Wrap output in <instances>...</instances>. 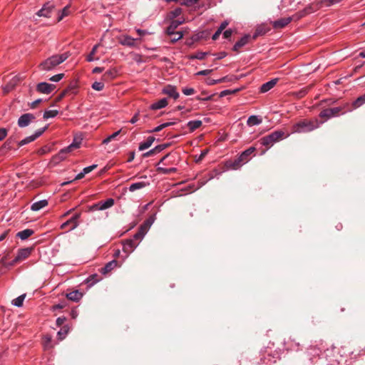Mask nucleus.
<instances>
[{"label":"nucleus","mask_w":365,"mask_h":365,"mask_svg":"<svg viewBox=\"0 0 365 365\" xmlns=\"http://www.w3.org/2000/svg\"><path fill=\"white\" fill-rule=\"evenodd\" d=\"M168 106V101L166 98H162L160 101L153 103L150 106L151 110H158L160 108H163Z\"/></svg>","instance_id":"obj_21"},{"label":"nucleus","mask_w":365,"mask_h":365,"mask_svg":"<svg viewBox=\"0 0 365 365\" xmlns=\"http://www.w3.org/2000/svg\"><path fill=\"white\" fill-rule=\"evenodd\" d=\"M140 38H133L128 35H122L119 38V43L125 46L128 47H136L138 45V43L140 42Z\"/></svg>","instance_id":"obj_6"},{"label":"nucleus","mask_w":365,"mask_h":365,"mask_svg":"<svg viewBox=\"0 0 365 365\" xmlns=\"http://www.w3.org/2000/svg\"><path fill=\"white\" fill-rule=\"evenodd\" d=\"M51 9L44 6L41 9L37 12V15L39 16L50 17Z\"/></svg>","instance_id":"obj_34"},{"label":"nucleus","mask_w":365,"mask_h":365,"mask_svg":"<svg viewBox=\"0 0 365 365\" xmlns=\"http://www.w3.org/2000/svg\"><path fill=\"white\" fill-rule=\"evenodd\" d=\"M70 315L72 319H76L78 315V311L75 309H72Z\"/></svg>","instance_id":"obj_63"},{"label":"nucleus","mask_w":365,"mask_h":365,"mask_svg":"<svg viewBox=\"0 0 365 365\" xmlns=\"http://www.w3.org/2000/svg\"><path fill=\"white\" fill-rule=\"evenodd\" d=\"M277 81H278V78H274V79H272L271 81L262 84L260 88V91L262 93H266V92L269 91L277 84Z\"/></svg>","instance_id":"obj_17"},{"label":"nucleus","mask_w":365,"mask_h":365,"mask_svg":"<svg viewBox=\"0 0 365 365\" xmlns=\"http://www.w3.org/2000/svg\"><path fill=\"white\" fill-rule=\"evenodd\" d=\"M182 92L185 96H191L195 93V91L192 88L185 87L182 89Z\"/></svg>","instance_id":"obj_45"},{"label":"nucleus","mask_w":365,"mask_h":365,"mask_svg":"<svg viewBox=\"0 0 365 365\" xmlns=\"http://www.w3.org/2000/svg\"><path fill=\"white\" fill-rule=\"evenodd\" d=\"M58 111L57 110H46L43 113V118L48 119L50 118H54L58 115Z\"/></svg>","instance_id":"obj_39"},{"label":"nucleus","mask_w":365,"mask_h":365,"mask_svg":"<svg viewBox=\"0 0 365 365\" xmlns=\"http://www.w3.org/2000/svg\"><path fill=\"white\" fill-rule=\"evenodd\" d=\"M135 31H136V33L140 36H145V35L148 34V32L146 30H143V29H137Z\"/></svg>","instance_id":"obj_61"},{"label":"nucleus","mask_w":365,"mask_h":365,"mask_svg":"<svg viewBox=\"0 0 365 365\" xmlns=\"http://www.w3.org/2000/svg\"><path fill=\"white\" fill-rule=\"evenodd\" d=\"M207 54H208V53H207V52L198 51L195 53L189 55L188 58L190 60H192V59L202 60L205 58V56H207Z\"/></svg>","instance_id":"obj_29"},{"label":"nucleus","mask_w":365,"mask_h":365,"mask_svg":"<svg viewBox=\"0 0 365 365\" xmlns=\"http://www.w3.org/2000/svg\"><path fill=\"white\" fill-rule=\"evenodd\" d=\"M202 121L200 120H190L187 123V126L189 130L192 132L195 130L197 129L202 125Z\"/></svg>","instance_id":"obj_27"},{"label":"nucleus","mask_w":365,"mask_h":365,"mask_svg":"<svg viewBox=\"0 0 365 365\" xmlns=\"http://www.w3.org/2000/svg\"><path fill=\"white\" fill-rule=\"evenodd\" d=\"M168 145H169V144H161V145L155 146V150L157 152V153H158L161 152L162 150H163L164 149H165L166 148H168Z\"/></svg>","instance_id":"obj_50"},{"label":"nucleus","mask_w":365,"mask_h":365,"mask_svg":"<svg viewBox=\"0 0 365 365\" xmlns=\"http://www.w3.org/2000/svg\"><path fill=\"white\" fill-rule=\"evenodd\" d=\"M199 0H184V4L186 6H192L196 4Z\"/></svg>","instance_id":"obj_60"},{"label":"nucleus","mask_w":365,"mask_h":365,"mask_svg":"<svg viewBox=\"0 0 365 365\" xmlns=\"http://www.w3.org/2000/svg\"><path fill=\"white\" fill-rule=\"evenodd\" d=\"M224 81H225V78H222L217 79V80L212 79V78H207L206 80V83L209 86H212V85H215L217 83L224 82Z\"/></svg>","instance_id":"obj_43"},{"label":"nucleus","mask_w":365,"mask_h":365,"mask_svg":"<svg viewBox=\"0 0 365 365\" xmlns=\"http://www.w3.org/2000/svg\"><path fill=\"white\" fill-rule=\"evenodd\" d=\"M289 136V133L284 132L282 130H278L272 132L269 135L262 137L259 142L261 145L267 147V148H271L273 145L286 138Z\"/></svg>","instance_id":"obj_3"},{"label":"nucleus","mask_w":365,"mask_h":365,"mask_svg":"<svg viewBox=\"0 0 365 365\" xmlns=\"http://www.w3.org/2000/svg\"><path fill=\"white\" fill-rule=\"evenodd\" d=\"M121 132V130H119L115 133H113L112 135L108 136L106 138H105L103 140V144H108L110 143L112 140L115 139Z\"/></svg>","instance_id":"obj_41"},{"label":"nucleus","mask_w":365,"mask_h":365,"mask_svg":"<svg viewBox=\"0 0 365 365\" xmlns=\"http://www.w3.org/2000/svg\"><path fill=\"white\" fill-rule=\"evenodd\" d=\"M148 185V183H146L145 182H135L130 185L129 190L130 192H134L137 190H140V189H142V188L146 187Z\"/></svg>","instance_id":"obj_28"},{"label":"nucleus","mask_w":365,"mask_h":365,"mask_svg":"<svg viewBox=\"0 0 365 365\" xmlns=\"http://www.w3.org/2000/svg\"><path fill=\"white\" fill-rule=\"evenodd\" d=\"M337 108H341V115H343L346 112H351L354 109L352 106V104L350 105L349 103H346L340 106H338Z\"/></svg>","instance_id":"obj_36"},{"label":"nucleus","mask_w":365,"mask_h":365,"mask_svg":"<svg viewBox=\"0 0 365 365\" xmlns=\"http://www.w3.org/2000/svg\"><path fill=\"white\" fill-rule=\"evenodd\" d=\"M222 31L218 29L216 31V32L213 34L212 39L215 41L217 40L218 38V37L220 36V35L222 34Z\"/></svg>","instance_id":"obj_64"},{"label":"nucleus","mask_w":365,"mask_h":365,"mask_svg":"<svg viewBox=\"0 0 365 365\" xmlns=\"http://www.w3.org/2000/svg\"><path fill=\"white\" fill-rule=\"evenodd\" d=\"M81 138H74L73 143L71 144V145H75V149H77L80 147L81 143Z\"/></svg>","instance_id":"obj_49"},{"label":"nucleus","mask_w":365,"mask_h":365,"mask_svg":"<svg viewBox=\"0 0 365 365\" xmlns=\"http://www.w3.org/2000/svg\"><path fill=\"white\" fill-rule=\"evenodd\" d=\"M46 129V127L39 129V130H36L34 135L28 136V137L25 138L24 139H23L22 140L19 141L18 143L19 147H21L24 145H26L29 143L34 141L37 138L41 136L44 133Z\"/></svg>","instance_id":"obj_8"},{"label":"nucleus","mask_w":365,"mask_h":365,"mask_svg":"<svg viewBox=\"0 0 365 365\" xmlns=\"http://www.w3.org/2000/svg\"><path fill=\"white\" fill-rule=\"evenodd\" d=\"M88 282H98L99 281V279L98 278V275L97 274H93V275H91L88 279Z\"/></svg>","instance_id":"obj_57"},{"label":"nucleus","mask_w":365,"mask_h":365,"mask_svg":"<svg viewBox=\"0 0 365 365\" xmlns=\"http://www.w3.org/2000/svg\"><path fill=\"white\" fill-rule=\"evenodd\" d=\"M7 135V130L6 128H0V141Z\"/></svg>","instance_id":"obj_54"},{"label":"nucleus","mask_w":365,"mask_h":365,"mask_svg":"<svg viewBox=\"0 0 365 365\" xmlns=\"http://www.w3.org/2000/svg\"><path fill=\"white\" fill-rule=\"evenodd\" d=\"M342 0H325L327 6H331L337 3H339Z\"/></svg>","instance_id":"obj_62"},{"label":"nucleus","mask_w":365,"mask_h":365,"mask_svg":"<svg viewBox=\"0 0 365 365\" xmlns=\"http://www.w3.org/2000/svg\"><path fill=\"white\" fill-rule=\"evenodd\" d=\"M118 266V262L116 260H112L109 262H108L103 267H102L100 269V272L102 274H107L109 273L111 270H113L114 268H115Z\"/></svg>","instance_id":"obj_14"},{"label":"nucleus","mask_w":365,"mask_h":365,"mask_svg":"<svg viewBox=\"0 0 365 365\" xmlns=\"http://www.w3.org/2000/svg\"><path fill=\"white\" fill-rule=\"evenodd\" d=\"M96 167H97L96 165H92L84 168L83 169V171L85 173V175H86V174L89 173L90 172H91L93 170H94Z\"/></svg>","instance_id":"obj_52"},{"label":"nucleus","mask_w":365,"mask_h":365,"mask_svg":"<svg viewBox=\"0 0 365 365\" xmlns=\"http://www.w3.org/2000/svg\"><path fill=\"white\" fill-rule=\"evenodd\" d=\"M96 210H102L101 207V203L100 202H98V203H96L93 205H91L90 207H89V211H96Z\"/></svg>","instance_id":"obj_51"},{"label":"nucleus","mask_w":365,"mask_h":365,"mask_svg":"<svg viewBox=\"0 0 365 365\" xmlns=\"http://www.w3.org/2000/svg\"><path fill=\"white\" fill-rule=\"evenodd\" d=\"M291 17L282 18L277 21H274L272 23V26L275 29H282L286 26L287 24H289L291 22Z\"/></svg>","instance_id":"obj_15"},{"label":"nucleus","mask_w":365,"mask_h":365,"mask_svg":"<svg viewBox=\"0 0 365 365\" xmlns=\"http://www.w3.org/2000/svg\"><path fill=\"white\" fill-rule=\"evenodd\" d=\"M232 34V31L231 29H228L224 31L223 36L225 38H229Z\"/></svg>","instance_id":"obj_59"},{"label":"nucleus","mask_w":365,"mask_h":365,"mask_svg":"<svg viewBox=\"0 0 365 365\" xmlns=\"http://www.w3.org/2000/svg\"><path fill=\"white\" fill-rule=\"evenodd\" d=\"M83 297L81 292L78 290H75L66 294V297L73 302H78Z\"/></svg>","instance_id":"obj_18"},{"label":"nucleus","mask_w":365,"mask_h":365,"mask_svg":"<svg viewBox=\"0 0 365 365\" xmlns=\"http://www.w3.org/2000/svg\"><path fill=\"white\" fill-rule=\"evenodd\" d=\"M34 233V230L31 229H26L22 231L19 232L16 234V237L20 238L22 240H25L31 237Z\"/></svg>","instance_id":"obj_19"},{"label":"nucleus","mask_w":365,"mask_h":365,"mask_svg":"<svg viewBox=\"0 0 365 365\" xmlns=\"http://www.w3.org/2000/svg\"><path fill=\"white\" fill-rule=\"evenodd\" d=\"M341 115V108H337V107L330 108L324 109L319 113V117L322 118H324L325 120L330 119L334 117H337Z\"/></svg>","instance_id":"obj_7"},{"label":"nucleus","mask_w":365,"mask_h":365,"mask_svg":"<svg viewBox=\"0 0 365 365\" xmlns=\"http://www.w3.org/2000/svg\"><path fill=\"white\" fill-rule=\"evenodd\" d=\"M100 203L102 210H104L111 207L114 205V200L113 198H108L106 201H101Z\"/></svg>","instance_id":"obj_35"},{"label":"nucleus","mask_w":365,"mask_h":365,"mask_svg":"<svg viewBox=\"0 0 365 365\" xmlns=\"http://www.w3.org/2000/svg\"><path fill=\"white\" fill-rule=\"evenodd\" d=\"M138 243L134 241L133 239H128L123 243V251L128 255H130L138 247Z\"/></svg>","instance_id":"obj_10"},{"label":"nucleus","mask_w":365,"mask_h":365,"mask_svg":"<svg viewBox=\"0 0 365 365\" xmlns=\"http://www.w3.org/2000/svg\"><path fill=\"white\" fill-rule=\"evenodd\" d=\"M66 317H58L56 319V325L61 327L63 324L66 321Z\"/></svg>","instance_id":"obj_56"},{"label":"nucleus","mask_w":365,"mask_h":365,"mask_svg":"<svg viewBox=\"0 0 365 365\" xmlns=\"http://www.w3.org/2000/svg\"><path fill=\"white\" fill-rule=\"evenodd\" d=\"M43 347L45 349H49L53 347L51 344V337L50 336H45L43 339Z\"/></svg>","instance_id":"obj_38"},{"label":"nucleus","mask_w":365,"mask_h":365,"mask_svg":"<svg viewBox=\"0 0 365 365\" xmlns=\"http://www.w3.org/2000/svg\"><path fill=\"white\" fill-rule=\"evenodd\" d=\"M68 225H71V227L73 225V222H71V219H69L68 220H67L66 222H63L61 225V229H66Z\"/></svg>","instance_id":"obj_58"},{"label":"nucleus","mask_w":365,"mask_h":365,"mask_svg":"<svg viewBox=\"0 0 365 365\" xmlns=\"http://www.w3.org/2000/svg\"><path fill=\"white\" fill-rule=\"evenodd\" d=\"M79 217H80V214L77 213V214L74 215L71 218V222H73V225L71 227H70V228H69L70 230H74L76 227H78V223L77 220Z\"/></svg>","instance_id":"obj_42"},{"label":"nucleus","mask_w":365,"mask_h":365,"mask_svg":"<svg viewBox=\"0 0 365 365\" xmlns=\"http://www.w3.org/2000/svg\"><path fill=\"white\" fill-rule=\"evenodd\" d=\"M73 150H75V145H71L70 144L68 146L61 150L58 153V156L61 158H64L66 157V154L72 152Z\"/></svg>","instance_id":"obj_33"},{"label":"nucleus","mask_w":365,"mask_h":365,"mask_svg":"<svg viewBox=\"0 0 365 365\" xmlns=\"http://www.w3.org/2000/svg\"><path fill=\"white\" fill-rule=\"evenodd\" d=\"M15 143V138L12 137L9 138L6 141L0 148V155H4L7 151L13 149L14 143Z\"/></svg>","instance_id":"obj_13"},{"label":"nucleus","mask_w":365,"mask_h":365,"mask_svg":"<svg viewBox=\"0 0 365 365\" xmlns=\"http://www.w3.org/2000/svg\"><path fill=\"white\" fill-rule=\"evenodd\" d=\"M70 327L68 325H64L63 326L61 329L58 331L57 336L60 341L64 339L69 332Z\"/></svg>","instance_id":"obj_24"},{"label":"nucleus","mask_w":365,"mask_h":365,"mask_svg":"<svg viewBox=\"0 0 365 365\" xmlns=\"http://www.w3.org/2000/svg\"><path fill=\"white\" fill-rule=\"evenodd\" d=\"M163 94H165L174 99H177L179 98V93L177 91V88L174 86L168 85L163 88L162 91Z\"/></svg>","instance_id":"obj_12"},{"label":"nucleus","mask_w":365,"mask_h":365,"mask_svg":"<svg viewBox=\"0 0 365 365\" xmlns=\"http://www.w3.org/2000/svg\"><path fill=\"white\" fill-rule=\"evenodd\" d=\"M212 71V69H205V70H202V71H198L196 75L197 76H207V75H209L210 73H211Z\"/></svg>","instance_id":"obj_53"},{"label":"nucleus","mask_w":365,"mask_h":365,"mask_svg":"<svg viewBox=\"0 0 365 365\" xmlns=\"http://www.w3.org/2000/svg\"><path fill=\"white\" fill-rule=\"evenodd\" d=\"M33 251H34L33 247H26V248L19 249L17 251L16 257L11 262H9V265L14 266L18 263H20V262L26 260L31 256Z\"/></svg>","instance_id":"obj_4"},{"label":"nucleus","mask_w":365,"mask_h":365,"mask_svg":"<svg viewBox=\"0 0 365 365\" xmlns=\"http://www.w3.org/2000/svg\"><path fill=\"white\" fill-rule=\"evenodd\" d=\"M118 75V71L115 68H110L103 74V78L106 79L111 80L115 78Z\"/></svg>","instance_id":"obj_25"},{"label":"nucleus","mask_w":365,"mask_h":365,"mask_svg":"<svg viewBox=\"0 0 365 365\" xmlns=\"http://www.w3.org/2000/svg\"><path fill=\"white\" fill-rule=\"evenodd\" d=\"M64 76L63 73H58L56 75H54L50 78V81L53 82H58L60 81Z\"/></svg>","instance_id":"obj_48"},{"label":"nucleus","mask_w":365,"mask_h":365,"mask_svg":"<svg viewBox=\"0 0 365 365\" xmlns=\"http://www.w3.org/2000/svg\"><path fill=\"white\" fill-rule=\"evenodd\" d=\"M68 14H69V7L68 6H66L61 11V14L60 16L58 17V21H61L63 19V17L68 16Z\"/></svg>","instance_id":"obj_46"},{"label":"nucleus","mask_w":365,"mask_h":365,"mask_svg":"<svg viewBox=\"0 0 365 365\" xmlns=\"http://www.w3.org/2000/svg\"><path fill=\"white\" fill-rule=\"evenodd\" d=\"M171 36H172L171 41L173 42H175V41L180 40V38H182L183 36V34L181 31H178V32H175L174 34H173Z\"/></svg>","instance_id":"obj_47"},{"label":"nucleus","mask_w":365,"mask_h":365,"mask_svg":"<svg viewBox=\"0 0 365 365\" xmlns=\"http://www.w3.org/2000/svg\"><path fill=\"white\" fill-rule=\"evenodd\" d=\"M262 122V120L260 117L257 115H251L248 118L247 124L249 126H254L259 125Z\"/></svg>","instance_id":"obj_22"},{"label":"nucleus","mask_w":365,"mask_h":365,"mask_svg":"<svg viewBox=\"0 0 365 365\" xmlns=\"http://www.w3.org/2000/svg\"><path fill=\"white\" fill-rule=\"evenodd\" d=\"M250 38V35H245L243 37H242L238 41L235 43V44L233 46V50L235 51H239V50L245 46L249 40Z\"/></svg>","instance_id":"obj_16"},{"label":"nucleus","mask_w":365,"mask_h":365,"mask_svg":"<svg viewBox=\"0 0 365 365\" xmlns=\"http://www.w3.org/2000/svg\"><path fill=\"white\" fill-rule=\"evenodd\" d=\"M175 123H176V122H175V121H170V122L162 123L160 125L155 127L151 132H159L161 130H163V128H167L170 125H173Z\"/></svg>","instance_id":"obj_37"},{"label":"nucleus","mask_w":365,"mask_h":365,"mask_svg":"<svg viewBox=\"0 0 365 365\" xmlns=\"http://www.w3.org/2000/svg\"><path fill=\"white\" fill-rule=\"evenodd\" d=\"M98 46H99L98 44L94 46L93 48H92L91 53L86 57V60L88 62L97 61V60H98L100 58L99 57H96L95 56V54L96 53V51H97V48H98Z\"/></svg>","instance_id":"obj_30"},{"label":"nucleus","mask_w":365,"mask_h":365,"mask_svg":"<svg viewBox=\"0 0 365 365\" xmlns=\"http://www.w3.org/2000/svg\"><path fill=\"white\" fill-rule=\"evenodd\" d=\"M55 88L56 86L53 84H50L46 82L39 83L36 86L37 91L43 94L51 93Z\"/></svg>","instance_id":"obj_9"},{"label":"nucleus","mask_w":365,"mask_h":365,"mask_svg":"<svg viewBox=\"0 0 365 365\" xmlns=\"http://www.w3.org/2000/svg\"><path fill=\"white\" fill-rule=\"evenodd\" d=\"M321 123L317 118L312 120L304 119L293 125L292 133L311 132L318 128Z\"/></svg>","instance_id":"obj_2"},{"label":"nucleus","mask_w":365,"mask_h":365,"mask_svg":"<svg viewBox=\"0 0 365 365\" xmlns=\"http://www.w3.org/2000/svg\"><path fill=\"white\" fill-rule=\"evenodd\" d=\"M48 205V201L46 200H41L36 202L31 205V209L33 211H38L41 209Z\"/></svg>","instance_id":"obj_20"},{"label":"nucleus","mask_w":365,"mask_h":365,"mask_svg":"<svg viewBox=\"0 0 365 365\" xmlns=\"http://www.w3.org/2000/svg\"><path fill=\"white\" fill-rule=\"evenodd\" d=\"M143 235H143L141 232H138V233L135 234V235H133V237L132 239H133V240H134V241H135V242H136V240H142V239H143Z\"/></svg>","instance_id":"obj_55"},{"label":"nucleus","mask_w":365,"mask_h":365,"mask_svg":"<svg viewBox=\"0 0 365 365\" xmlns=\"http://www.w3.org/2000/svg\"><path fill=\"white\" fill-rule=\"evenodd\" d=\"M70 54L68 52L51 56L42 61L38 67L41 71H49L54 69L57 66L65 61Z\"/></svg>","instance_id":"obj_1"},{"label":"nucleus","mask_w":365,"mask_h":365,"mask_svg":"<svg viewBox=\"0 0 365 365\" xmlns=\"http://www.w3.org/2000/svg\"><path fill=\"white\" fill-rule=\"evenodd\" d=\"M35 119V116L31 113H25L21 115L18 120V125L20 128H24Z\"/></svg>","instance_id":"obj_11"},{"label":"nucleus","mask_w":365,"mask_h":365,"mask_svg":"<svg viewBox=\"0 0 365 365\" xmlns=\"http://www.w3.org/2000/svg\"><path fill=\"white\" fill-rule=\"evenodd\" d=\"M157 170L159 173L170 174V173H175L176 171V168H165L158 166L157 168Z\"/></svg>","instance_id":"obj_40"},{"label":"nucleus","mask_w":365,"mask_h":365,"mask_svg":"<svg viewBox=\"0 0 365 365\" xmlns=\"http://www.w3.org/2000/svg\"><path fill=\"white\" fill-rule=\"evenodd\" d=\"M154 140H155L154 137H152V136L148 137V139L145 142L140 143L139 148H138L139 150H144L145 149H148V148H150L152 145Z\"/></svg>","instance_id":"obj_23"},{"label":"nucleus","mask_w":365,"mask_h":365,"mask_svg":"<svg viewBox=\"0 0 365 365\" xmlns=\"http://www.w3.org/2000/svg\"><path fill=\"white\" fill-rule=\"evenodd\" d=\"M255 150V147H250L243 151L238 158L234 162L233 168L237 169L240 165L247 163L250 160L251 155L254 153Z\"/></svg>","instance_id":"obj_5"},{"label":"nucleus","mask_w":365,"mask_h":365,"mask_svg":"<svg viewBox=\"0 0 365 365\" xmlns=\"http://www.w3.org/2000/svg\"><path fill=\"white\" fill-rule=\"evenodd\" d=\"M103 88H104V83L102 82L96 81L92 84V88L96 91H102L103 89Z\"/></svg>","instance_id":"obj_44"},{"label":"nucleus","mask_w":365,"mask_h":365,"mask_svg":"<svg viewBox=\"0 0 365 365\" xmlns=\"http://www.w3.org/2000/svg\"><path fill=\"white\" fill-rule=\"evenodd\" d=\"M182 22L180 21H173L167 29V33L169 36H172L175 33V30L177 27L180 25Z\"/></svg>","instance_id":"obj_26"},{"label":"nucleus","mask_w":365,"mask_h":365,"mask_svg":"<svg viewBox=\"0 0 365 365\" xmlns=\"http://www.w3.org/2000/svg\"><path fill=\"white\" fill-rule=\"evenodd\" d=\"M25 297H26V294L19 296L18 297H16V299L12 300V302H11L12 305L17 307H22L24 301L25 299Z\"/></svg>","instance_id":"obj_31"},{"label":"nucleus","mask_w":365,"mask_h":365,"mask_svg":"<svg viewBox=\"0 0 365 365\" xmlns=\"http://www.w3.org/2000/svg\"><path fill=\"white\" fill-rule=\"evenodd\" d=\"M365 104V93L358 97L353 103L352 106L354 108H358L362 105Z\"/></svg>","instance_id":"obj_32"}]
</instances>
